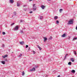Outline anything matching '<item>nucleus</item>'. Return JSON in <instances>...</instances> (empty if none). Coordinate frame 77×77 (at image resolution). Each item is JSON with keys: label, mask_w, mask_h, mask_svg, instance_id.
<instances>
[{"label": "nucleus", "mask_w": 77, "mask_h": 77, "mask_svg": "<svg viewBox=\"0 0 77 77\" xmlns=\"http://www.w3.org/2000/svg\"><path fill=\"white\" fill-rule=\"evenodd\" d=\"M71 63H72L71 62H69L68 63V65H71Z\"/></svg>", "instance_id": "14"}, {"label": "nucleus", "mask_w": 77, "mask_h": 77, "mask_svg": "<svg viewBox=\"0 0 77 77\" xmlns=\"http://www.w3.org/2000/svg\"><path fill=\"white\" fill-rule=\"evenodd\" d=\"M6 60V61H7V60Z\"/></svg>", "instance_id": "43"}, {"label": "nucleus", "mask_w": 77, "mask_h": 77, "mask_svg": "<svg viewBox=\"0 0 77 77\" xmlns=\"http://www.w3.org/2000/svg\"><path fill=\"white\" fill-rule=\"evenodd\" d=\"M21 56H22V54H20V55H19V57H21Z\"/></svg>", "instance_id": "34"}, {"label": "nucleus", "mask_w": 77, "mask_h": 77, "mask_svg": "<svg viewBox=\"0 0 77 77\" xmlns=\"http://www.w3.org/2000/svg\"><path fill=\"white\" fill-rule=\"evenodd\" d=\"M63 11V10L62 9H60V12H62L61 11Z\"/></svg>", "instance_id": "23"}, {"label": "nucleus", "mask_w": 77, "mask_h": 77, "mask_svg": "<svg viewBox=\"0 0 77 77\" xmlns=\"http://www.w3.org/2000/svg\"><path fill=\"white\" fill-rule=\"evenodd\" d=\"M27 5H24L23 6V7H26V6Z\"/></svg>", "instance_id": "36"}, {"label": "nucleus", "mask_w": 77, "mask_h": 77, "mask_svg": "<svg viewBox=\"0 0 77 77\" xmlns=\"http://www.w3.org/2000/svg\"><path fill=\"white\" fill-rule=\"evenodd\" d=\"M71 72L72 73H75V71L74 70H72L71 71Z\"/></svg>", "instance_id": "10"}, {"label": "nucleus", "mask_w": 77, "mask_h": 77, "mask_svg": "<svg viewBox=\"0 0 77 77\" xmlns=\"http://www.w3.org/2000/svg\"><path fill=\"white\" fill-rule=\"evenodd\" d=\"M75 29H76V30H77V26H76Z\"/></svg>", "instance_id": "40"}, {"label": "nucleus", "mask_w": 77, "mask_h": 77, "mask_svg": "<svg viewBox=\"0 0 77 77\" xmlns=\"http://www.w3.org/2000/svg\"><path fill=\"white\" fill-rule=\"evenodd\" d=\"M57 18V16H55L54 17V19H55V20H56Z\"/></svg>", "instance_id": "17"}, {"label": "nucleus", "mask_w": 77, "mask_h": 77, "mask_svg": "<svg viewBox=\"0 0 77 77\" xmlns=\"http://www.w3.org/2000/svg\"><path fill=\"white\" fill-rule=\"evenodd\" d=\"M77 39V37H76L75 38H74L73 39V40H74L75 39V40H76Z\"/></svg>", "instance_id": "30"}, {"label": "nucleus", "mask_w": 77, "mask_h": 77, "mask_svg": "<svg viewBox=\"0 0 77 77\" xmlns=\"http://www.w3.org/2000/svg\"><path fill=\"white\" fill-rule=\"evenodd\" d=\"M29 13H30V14L32 13H33V11H30L29 12Z\"/></svg>", "instance_id": "38"}, {"label": "nucleus", "mask_w": 77, "mask_h": 77, "mask_svg": "<svg viewBox=\"0 0 77 77\" xmlns=\"http://www.w3.org/2000/svg\"><path fill=\"white\" fill-rule=\"evenodd\" d=\"M42 18H43V17H42V16L40 17V20H42Z\"/></svg>", "instance_id": "19"}, {"label": "nucleus", "mask_w": 77, "mask_h": 77, "mask_svg": "<svg viewBox=\"0 0 77 77\" xmlns=\"http://www.w3.org/2000/svg\"><path fill=\"white\" fill-rule=\"evenodd\" d=\"M32 0H29V1H32Z\"/></svg>", "instance_id": "41"}, {"label": "nucleus", "mask_w": 77, "mask_h": 77, "mask_svg": "<svg viewBox=\"0 0 77 77\" xmlns=\"http://www.w3.org/2000/svg\"><path fill=\"white\" fill-rule=\"evenodd\" d=\"M28 47H29V46H28V45H26V48H28Z\"/></svg>", "instance_id": "31"}, {"label": "nucleus", "mask_w": 77, "mask_h": 77, "mask_svg": "<svg viewBox=\"0 0 77 77\" xmlns=\"http://www.w3.org/2000/svg\"><path fill=\"white\" fill-rule=\"evenodd\" d=\"M37 67H38V66H35V68H37Z\"/></svg>", "instance_id": "42"}, {"label": "nucleus", "mask_w": 77, "mask_h": 77, "mask_svg": "<svg viewBox=\"0 0 77 77\" xmlns=\"http://www.w3.org/2000/svg\"><path fill=\"white\" fill-rule=\"evenodd\" d=\"M14 14L15 15H16V14H17V13H16V12H14Z\"/></svg>", "instance_id": "32"}, {"label": "nucleus", "mask_w": 77, "mask_h": 77, "mask_svg": "<svg viewBox=\"0 0 77 77\" xmlns=\"http://www.w3.org/2000/svg\"><path fill=\"white\" fill-rule=\"evenodd\" d=\"M35 5H36V4H33V7H35Z\"/></svg>", "instance_id": "35"}, {"label": "nucleus", "mask_w": 77, "mask_h": 77, "mask_svg": "<svg viewBox=\"0 0 77 77\" xmlns=\"http://www.w3.org/2000/svg\"><path fill=\"white\" fill-rule=\"evenodd\" d=\"M8 55L6 54L4 56H2V57L4 59H5V57H8Z\"/></svg>", "instance_id": "4"}, {"label": "nucleus", "mask_w": 77, "mask_h": 77, "mask_svg": "<svg viewBox=\"0 0 77 77\" xmlns=\"http://www.w3.org/2000/svg\"><path fill=\"white\" fill-rule=\"evenodd\" d=\"M33 10L34 11H36V7H33L32 8Z\"/></svg>", "instance_id": "11"}, {"label": "nucleus", "mask_w": 77, "mask_h": 77, "mask_svg": "<svg viewBox=\"0 0 77 77\" xmlns=\"http://www.w3.org/2000/svg\"><path fill=\"white\" fill-rule=\"evenodd\" d=\"M12 53H13V52H12Z\"/></svg>", "instance_id": "46"}, {"label": "nucleus", "mask_w": 77, "mask_h": 77, "mask_svg": "<svg viewBox=\"0 0 77 77\" xmlns=\"http://www.w3.org/2000/svg\"><path fill=\"white\" fill-rule=\"evenodd\" d=\"M2 64L5 65V61H2Z\"/></svg>", "instance_id": "12"}, {"label": "nucleus", "mask_w": 77, "mask_h": 77, "mask_svg": "<svg viewBox=\"0 0 77 77\" xmlns=\"http://www.w3.org/2000/svg\"><path fill=\"white\" fill-rule=\"evenodd\" d=\"M74 54H75V55L77 54V53H76V52L75 51H74Z\"/></svg>", "instance_id": "26"}, {"label": "nucleus", "mask_w": 77, "mask_h": 77, "mask_svg": "<svg viewBox=\"0 0 77 77\" xmlns=\"http://www.w3.org/2000/svg\"><path fill=\"white\" fill-rule=\"evenodd\" d=\"M20 4L17 3V6H20Z\"/></svg>", "instance_id": "25"}, {"label": "nucleus", "mask_w": 77, "mask_h": 77, "mask_svg": "<svg viewBox=\"0 0 77 77\" xmlns=\"http://www.w3.org/2000/svg\"><path fill=\"white\" fill-rule=\"evenodd\" d=\"M49 39H50V40H51V39H52V37L50 36V38H49Z\"/></svg>", "instance_id": "20"}, {"label": "nucleus", "mask_w": 77, "mask_h": 77, "mask_svg": "<svg viewBox=\"0 0 77 77\" xmlns=\"http://www.w3.org/2000/svg\"><path fill=\"white\" fill-rule=\"evenodd\" d=\"M20 44H21V45H23V44H24V42L22 41V42H19Z\"/></svg>", "instance_id": "6"}, {"label": "nucleus", "mask_w": 77, "mask_h": 77, "mask_svg": "<svg viewBox=\"0 0 77 77\" xmlns=\"http://www.w3.org/2000/svg\"><path fill=\"white\" fill-rule=\"evenodd\" d=\"M2 34L3 35H5V34H6V33L5 32H3Z\"/></svg>", "instance_id": "28"}, {"label": "nucleus", "mask_w": 77, "mask_h": 77, "mask_svg": "<svg viewBox=\"0 0 77 77\" xmlns=\"http://www.w3.org/2000/svg\"><path fill=\"white\" fill-rule=\"evenodd\" d=\"M2 47H4L5 45L4 44H2Z\"/></svg>", "instance_id": "29"}, {"label": "nucleus", "mask_w": 77, "mask_h": 77, "mask_svg": "<svg viewBox=\"0 0 77 77\" xmlns=\"http://www.w3.org/2000/svg\"><path fill=\"white\" fill-rule=\"evenodd\" d=\"M65 36H66V34H64L61 35L62 38L65 37Z\"/></svg>", "instance_id": "7"}, {"label": "nucleus", "mask_w": 77, "mask_h": 77, "mask_svg": "<svg viewBox=\"0 0 77 77\" xmlns=\"http://www.w3.org/2000/svg\"><path fill=\"white\" fill-rule=\"evenodd\" d=\"M73 24V20L71 19L70 20H69L68 22V23L67 24Z\"/></svg>", "instance_id": "1"}, {"label": "nucleus", "mask_w": 77, "mask_h": 77, "mask_svg": "<svg viewBox=\"0 0 77 77\" xmlns=\"http://www.w3.org/2000/svg\"><path fill=\"white\" fill-rule=\"evenodd\" d=\"M68 55V54H66L65 56H64V59H66V56Z\"/></svg>", "instance_id": "15"}, {"label": "nucleus", "mask_w": 77, "mask_h": 77, "mask_svg": "<svg viewBox=\"0 0 77 77\" xmlns=\"http://www.w3.org/2000/svg\"><path fill=\"white\" fill-rule=\"evenodd\" d=\"M71 61H72V62H74V60L72 58L71 59Z\"/></svg>", "instance_id": "18"}, {"label": "nucleus", "mask_w": 77, "mask_h": 77, "mask_svg": "<svg viewBox=\"0 0 77 77\" xmlns=\"http://www.w3.org/2000/svg\"><path fill=\"white\" fill-rule=\"evenodd\" d=\"M20 33H24V32L23 31V30H21L20 31Z\"/></svg>", "instance_id": "16"}, {"label": "nucleus", "mask_w": 77, "mask_h": 77, "mask_svg": "<svg viewBox=\"0 0 77 77\" xmlns=\"http://www.w3.org/2000/svg\"><path fill=\"white\" fill-rule=\"evenodd\" d=\"M1 33V32H0V33Z\"/></svg>", "instance_id": "45"}, {"label": "nucleus", "mask_w": 77, "mask_h": 77, "mask_svg": "<svg viewBox=\"0 0 77 77\" xmlns=\"http://www.w3.org/2000/svg\"><path fill=\"white\" fill-rule=\"evenodd\" d=\"M15 24V23H12L11 25V26H13V25H14Z\"/></svg>", "instance_id": "27"}, {"label": "nucleus", "mask_w": 77, "mask_h": 77, "mask_svg": "<svg viewBox=\"0 0 77 77\" xmlns=\"http://www.w3.org/2000/svg\"><path fill=\"white\" fill-rule=\"evenodd\" d=\"M24 11H26L27 10V9H24Z\"/></svg>", "instance_id": "37"}, {"label": "nucleus", "mask_w": 77, "mask_h": 77, "mask_svg": "<svg viewBox=\"0 0 77 77\" xmlns=\"http://www.w3.org/2000/svg\"><path fill=\"white\" fill-rule=\"evenodd\" d=\"M56 23H57V24H59V22L58 20H57Z\"/></svg>", "instance_id": "22"}, {"label": "nucleus", "mask_w": 77, "mask_h": 77, "mask_svg": "<svg viewBox=\"0 0 77 77\" xmlns=\"http://www.w3.org/2000/svg\"><path fill=\"white\" fill-rule=\"evenodd\" d=\"M35 70H36V69L34 68H33L32 69H30L31 71H35Z\"/></svg>", "instance_id": "3"}, {"label": "nucleus", "mask_w": 77, "mask_h": 77, "mask_svg": "<svg viewBox=\"0 0 77 77\" xmlns=\"http://www.w3.org/2000/svg\"><path fill=\"white\" fill-rule=\"evenodd\" d=\"M32 52L33 53V54H35V51H32Z\"/></svg>", "instance_id": "24"}, {"label": "nucleus", "mask_w": 77, "mask_h": 77, "mask_svg": "<svg viewBox=\"0 0 77 77\" xmlns=\"http://www.w3.org/2000/svg\"><path fill=\"white\" fill-rule=\"evenodd\" d=\"M10 2L11 3H14V1L13 0H10Z\"/></svg>", "instance_id": "13"}, {"label": "nucleus", "mask_w": 77, "mask_h": 77, "mask_svg": "<svg viewBox=\"0 0 77 77\" xmlns=\"http://www.w3.org/2000/svg\"><path fill=\"white\" fill-rule=\"evenodd\" d=\"M30 47H29V49H28V51H30Z\"/></svg>", "instance_id": "33"}, {"label": "nucleus", "mask_w": 77, "mask_h": 77, "mask_svg": "<svg viewBox=\"0 0 77 77\" xmlns=\"http://www.w3.org/2000/svg\"><path fill=\"white\" fill-rule=\"evenodd\" d=\"M23 20H20V23H22V22H23Z\"/></svg>", "instance_id": "39"}, {"label": "nucleus", "mask_w": 77, "mask_h": 77, "mask_svg": "<svg viewBox=\"0 0 77 77\" xmlns=\"http://www.w3.org/2000/svg\"><path fill=\"white\" fill-rule=\"evenodd\" d=\"M37 47L40 50H42V48H40L39 45H37Z\"/></svg>", "instance_id": "9"}, {"label": "nucleus", "mask_w": 77, "mask_h": 77, "mask_svg": "<svg viewBox=\"0 0 77 77\" xmlns=\"http://www.w3.org/2000/svg\"><path fill=\"white\" fill-rule=\"evenodd\" d=\"M25 74V73H24V71L22 72V75H24V74Z\"/></svg>", "instance_id": "21"}, {"label": "nucleus", "mask_w": 77, "mask_h": 77, "mask_svg": "<svg viewBox=\"0 0 77 77\" xmlns=\"http://www.w3.org/2000/svg\"><path fill=\"white\" fill-rule=\"evenodd\" d=\"M41 7L42 9H44V8H45V6H44V5H42Z\"/></svg>", "instance_id": "8"}, {"label": "nucleus", "mask_w": 77, "mask_h": 77, "mask_svg": "<svg viewBox=\"0 0 77 77\" xmlns=\"http://www.w3.org/2000/svg\"><path fill=\"white\" fill-rule=\"evenodd\" d=\"M44 42H45L46 41H47V38L45 37H44Z\"/></svg>", "instance_id": "5"}, {"label": "nucleus", "mask_w": 77, "mask_h": 77, "mask_svg": "<svg viewBox=\"0 0 77 77\" xmlns=\"http://www.w3.org/2000/svg\"><path fill=\"white\" fill-rule=\"evenodd\" d=\"M18 30V26H16L14 29V30Z\"/></svg>", "instance_id": "2"}, {"label": "nucleus", "mask_w": 77, "mask_h": 77, "mask_svg": "<svg viewBox=\"0 0 77 77\" xmlns=\"http://www.w3.org/2000/svg\"><path fill=\"white\" fill-rule=\"evenodd\" d=\"M47 76H48L47 75H46V77H47Z\"/></svg>", "instance_id": "44"}]
</instances>
